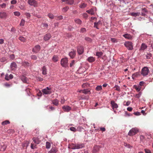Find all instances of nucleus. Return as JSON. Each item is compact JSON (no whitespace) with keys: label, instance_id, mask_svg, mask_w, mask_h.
Returning a JSON list of instances; mask_svg holds the SVG:
<instances>
[{"label":"nucleus","instance_id":"nucleus-3","mask_svg":"<svg viewBox=\"0 0 153 153\" xmlns=\"http://www.w3.org/2000/svg\"><path fill=\"white\" fill-rule=\"evenodd\" d=\"M42 91L44 94H50L52 93L51 88L49 87H47L45 89H42Z\"/></svg>","mask_w":153,"mask_h":153},{"label":"nucleus","instance_id":"nucleus-57","mask_svg":"<svg viewBox=\"0 0 153 153\" xmlns=\"http://www.w3.org/2000/svg\"><path fill=\"white\" fill-rule=\"evenodd\" d=\"M37 95L38 96L41 97L42 95V92L40 90H39L38 92Z\"/></svg>","mask_w":153,"mask_h":153},{"label":"nucleus","instance_id":"nucleus-61","mask_svg":"<svg viewBox=\"0 0 153 153\" xmlns=\"http://www.w3.org/2000/svg\"><path fill=\"white\" fill-rule=\"evenodd\" d=\"M15 57V56L14 54H12L10 55V59H14Z\"/></svg>","mask_w":153,"mask_h":153},{"label":"nucleus","instance_id":"nucleus-50","mask_svg":"<svg viewBox=\"0 0 153 153\" xmlns=\"http://www.w3.org/2000/svg\"><path fill=\"white\" fill-rule=\"evenodd\" d=\"M85 40L89 42H91L92 41V39H91V38L88 37H85Z\"/></svg>","mask_w":153,"mask_h":153},{"label":"nucleus","instance_id":"nucleus-25","mask_svg":"<svg viewBox=\"0 0 153 153\" xmlns=\"http://www.w3.org/2000/svg\"><path fill=\"white\" fill-rule=\"evenodd\" d=\"M63 2H66V3L70 4H73L74 1L73 0H61Z\"/></svg>","mask_w":153,"mask_h":153},{"label":"nucleus","instance_id":"nucleus-52","mask_svg":"<svg viewBox=\"0 0 153 153\" xmlns=\"http://www.w3.org/2000/svg\"><path fill=\"white\" fill-rule=\"evenodd\" d=\"M31 58L32 59L35 60L37 59V57L36 55H32L31 56Z\"/></svg>","mask_w":153,"mask_h":153},{"label":"nucleus","instance_id":"nucleus-31","mask_svg":"<svg viewBox=\"0 0 153 153\" xmlns=\"http://www.w3.org/2000/svg\"><path fill=\"white\" fill-rule=\"evenodd\" d=\"M10 122L8 120H5L1 123V125L2 126H4L7 124H9Z\"/></svg>","mask_w":153,"mask_h":153},{"label":"nucleus","instance_id":"nucleus-63","mask_svg":"<svg viewBox=\"0 0 153 153\" xmlns=\"http://www.w3.org/2000/svg\"><path fill=\"white\" fill-rule=\"evenodd\" d=\"M145 151L146 153H151V151L147 149H145Z\"/></svg>","mask_w":153,"mask_h":153},{"label":"nucleus","instance_id":"nucleus-45","mask_svg":"<svg viewBox=\"0 0 153 153\" xmlns=\"http://www.w3.org/2000/svg\"><path fill=\"white\" fill-rule=\"evenodd\" d=\"M114 88H115V90L117 91H120V87L117 85H115Z\"/></svg>","mask_w":153,"mask_h":153},{"label":"nucleus","instance_id":"nucleus-35","mask_svg":"<svg viewBox=\"0 0 153 153\" xmlns=\"http://www.w3.org/2000/svg\"><path fill=\"white\" fill-rule=\"evenodd\" d=\"M51 146V144L50 143L48 142H46V147L47 149H49Z\"/></svg>","mask_w":153,"mask_h":153},{"label":"nucleus","instance_id":"nucleus-2","mask_svg":"<svg viewBox=\"0 0 153 153\" xmlns=\"http://www.w3.org/2000/svg\"><path fill=\"white\" fill-rule=\"evenodd\" d=\"M124 45L128 50H132L133 49V43L131 42H125Z\"/></svg>","mask_w":153,"mask_h":153},{"label":"nucleus","instance_id":"nucleus-43","mask_svg":"<svg viewBox=\"0 0 153 153\" xmlns=\"http://www.w3.org/2000/svg\"><path fill=\"white\" fill-rule=\"evenodd\" d=\"M19 39L22 42H25V39L23 36H20L19 38Z\"/></svg>","mask_w":153,"mask_h":153},{"label":"nucleus","instance_id":"nucleus-28","mask_svg":"<svg viewBox=\"0 0 153 153\" xmlns=\"http://www.w3.org/2000/svg\"><path fill=\"white\" fill-rule=\"evenodd\" d=\"M82 93L85 94H90L91 92L89 89H84L83 90Z\"/></svg>","mask_w":153,"mask_h":153},{"label":"nucleus","instance_id":"nucleus-64","mask_svg":"<svg viewBox=\"0 0 153 153\" xmlns=\"http://www.w3.org/2000/svg\"><path fill=\"white\" fill-rule=\"evenodd\" d=\"M25 15L26 16H27V17L29 19L30 18V14L29 13H25Z\"/></svg>","mask_w":153,"mask_h":153},{"label":"nucleus","instance_id":"nucleus-21","mask_svg":"<svg viewBox=\"0 0 153 153\" xmlns=\"http://www.w3.org/2000/svg\"><path fill=\"white\" fill-rule=\"evenodd\" d=\"M17 66L16 63L15 62H13L11 64L10 67L12 70H14L16 68Z\"/></svg>","mask_w":153,"mask_h":153},{"label":"nucleus","instance_id":"nucleus-9","mask_svg":"<svg viewBox=\"0 0 153 153\" xmlns=\"http://www.w3.org/2000/svg\"><path fill=\"white\" fill-rule=\"evenodd\" d=\"M40 46L39 45H36L33 49L32 51L35 53H37L40 50Z\"/></svg>","mask_w":153,"mask_h":153},{"label":"nucleus","instance_id":"nucleus-62","mask_svg":"<svg viewBox=\"0 0 153 153\" xmlns=\"http://www.w3.org/2000/svg\"><path fill=\"white\" fill-rule=\"evenodd\" d=\"M36 145H34L33 143H31V147L32 149H34L35 148H36Z\"/></svg>","mask_w":153,"mask_h":153},{"label":"nucleus","instance_id":"nucleus-26","mask_svg":"<svg viewBox=\"0 0 153 153\" xmlns=\"http://www.w3.org/2000/svg\"><path fill=\"white\" fill-rule=\"evenodd\" d=\"M131 15L134 17L138 16L141 15L140 13H130Z\"/></svg>","mask_w":153,"mask_h":153},{"label":"nucleus","instance_id":"nucleus-5","mask_svg":"<svg viewBox=\"0 0 153 153\" xmlns=\"http://www.w3.org/2000/svg\"><path fill=\"white\" fill-rule=\"evenodd\" d=\"M138 131L136 128H133L131 129L128 133V135L130 136L134 135L137 133Z\"/></svg>","mask_w":153,"mask_h":153},{"label":"nucleus","instance_id":"nucleus-36","mask_svg":"<svg viewBox=\"0 0 153 153\" xmlns=\"http://www.w3.org/2000/svg\"><path fill=\"white\" fill-rule=\"evenodd\" d=\"M53 103L56 105H58L59 101L57 99H55L53 100Z\"/></svg>","mask_w":153,"mask_h":153},{"label":"nucleus","instance_id":"nucleus-37","mask_svg":"<svg viewBox=\"0 0 153 153\" xmlns=\"http://www.w3.org/2000/svg\"><path fill=\"white\" fill-rule=\"evenodd\" d=\"M103 54V53L102 52H97L96 53V56L98 57L102 56Z\"/></svg>","mask_w":153,"mask_h":153},{"label":"nucleus","instance_id":"nucleus-14","mask_svg":"<svg viewBox=\"0 0 153 153\" xmlns=\"http://www.w3.org/2000/svg\"><path fill=\"white\" fill-rule=\"evenodd\" d=\"M7 16V14L5 12H1L0 13V18L1 19H5Z\"/></svg>","mask_w":153,"mask_h":153},{"label":"nucleus","instance_id":"nucleus-54","mask_svg":"<svg viewBox=\"0 0 153 153\" xmlns=\"http://www.w3.org/2000/svg\"><path fill=\"white\" fill-rule=\"evenodd\" d=\"M152 56V54L151 53H148L146 55V57L147 59H150V57Z\"/></svg>","mask_w":153,"mask_h":153},{"label":"nucleus","instance_id":"nucleus-47","mask_svg":"<svg viewBox=\"0 0 153 153\" xmlns=\"http://www.w3.org/2000/svg\"><path fill=\"white\" fill-rule=\"evenodd\" d=\"M14 14L15 16H19L20 15V13L19 12H14Z\"/></svg>","mask_w":153,"mask_h":153},{"label":"nucleus","instance_id":"nucleus-24","mask_svg":"<svg viewBox=\"0 0 153 153\" xmlns=\"http://www.w3.org/2000/svg\"><path fill=\"white\" fill-rule=\"evenodd\" d=\"M59 58L58 56L56 55H54L52 59V60L54 62H56L59 60Z\"/></svg>","mask_w":153,"mask_h":153},{"label":"nucleus","instance_id":"nucleus-8","mask_svg":"<svg viewBox=\"0 0 153 153\" xmlns=\"http://www.w3.org/2000/svg\"><path fill=\"white\" fill-rule=\"evenodd\" d=\"M77 52L79 54H82L84 52V48L82 46L78 47Z\"/></svg>","mask_w":153,"mask_h":153},{"label":"nucleus","instance_id":"nucleus-23","mask_svg":"<svg viewBox=\"0 0 153 153\" xmlns=\"http://www.w3.org/2000/svg\"><path fill=\"white\" fill-rule=\"evenodd\" d=\"M147 48V45L144 43H143L140 47V50L141 51H144L145 49Z\"/></svg>","mask_w":153,"mask_h":153},{"label":"nucleus","instance_id":"nucleus-20","mask_svg":"<svg viewBox=\"0 0 153 153\" xmlns=\"http://www.w3.org/2000/svg\"><path fill=\"white\" fill-rule=\"evenodd\" d=\"M21 79L22 81L25 83H28V79L27 78L24 76H22Z\"/></svg>","mask_w":153,"mask_h":153},{"label":"nucleus","instance_id":"nucleus-58","mask_svg":"<svg viewBox=\"0 0 153 153\" xmlns=\"http://www.w3.org/2000/svg\"><path fill=\"white\" fill-rule=\"evenodd\" d=\"M130 104V102L129 101H128L126 102H124V104L125 105L128 106Z\"/></svg>","mask_w":153,"mask_h":153},{"label":"nucleus","instance_id":"nucleus-34","mask_svg":"<svg viewBox=\"0 0 153 153\" xmlns=\"http://www.w3.org/2000/svg\"><path fill=\"white\" fill-rule=\"evenodd\" d=\"M42 74H43L45 75L47 74L46 69L45 66H43L42 68Z\"/></svg>","mask_w":153,"mask_h":153},{"label":"nucleus","instance_id":"nucleus-53","mask_svg":"<svg viewBox=\"0 0 153 153\" xmlns=\"http://www.w3.org/2000/svg\"><path fill=\"white\" fill-rule=\"evenodd\" d=\"M48 16L51 19H53L54 18L52 14L49 13L48 14Z\"/></svg>","mask_w":153,"mask_h":153},{"label":"nucleus","instance_id":"nucleus-46","mask_svg":"<svg viewBox=\"0 0 153 153\" xmlns=\"http://www.w3.org/2000/svg\"><path fill=\"white\" fill-rule=\"evenodd\" d=\"M89 85V84L87 83H85L83 84L82 85V87L83 88H85L86 87H88V86Z\"/></svg>","mask_w":153,"mask_h":153},{"label":"nucleus","instance_id":"nucleus-44","mask_svg":"<svg viewBox=\"0 0 153 153\" xmlns=\"http://www.w3.org/2000/svg\"><path fill=\"white\" fill-rule=\"evenodd\" d=\"M83 130V128H82L81 126H79L77 127L76 131L77 130L79 131H82Z\"/></svg>","mask_w":153,"mask_h":153},{"label":"nucleus","instance_id":"nucleus-15","mask_svg":"<svg viewBox=\"0 0 153 153\" xmlns=\"http://www.w3.org/2000/svg\"><path fill=\"white\" fill-rule=\"evenodd\" d=\"M13 78V75L10 74L9 76L8 74H6L5 76V79L6 80H9L10 79H11Z\"/></svg>","mask_w":153,"mask_h":153},{"label":"nucleus","instance_id":"nucleus-4","mask_svg":"<svg viewBox=\"0 0 153 153\" xmlns=\"http://www.w3.org/2000/svg\"><path fill=\"white\" fill-rule=\"evenodd\" d=\"M61 65L63 67H66L68 65L67 58H65L62 59L61 60Z\"/></svg>","mask_w":153,"mask_h":153},{"label":"nucleus","instance_id":"nucleus-22","mask_svg":"<svg viewBox=\"0 0 153 153\" xmlns=\"http://www.w3.org/2000/svg\"><path fill=\"white\" fill-rule=\"evenodd\" d=\"M123 36L125 38L127 39H131L132 38V36L130 34L128 33L123 35Z\"/></svg>","mask_w":153,"mask_h":153},{"label":"nucleus","instance_id":"nucleus-56","mask_svg":"<svg viewBox=\"0 0 153 153\" xmlns=\"http://www.w3.org/2000/svg\"><path fill=\"white\" fill-rule=\"evenodd\" d=\"M141 95V93H139V94H136L135 95V97L136 98H140V97Z\"/></svg>","mask_w":153,"mask_h":153},{"label":"nucleus","instance_id":"nucleus-55","mask_svg":"<svg viewBox=\"0 0 153 153\" xmlns=\"http://www.w3.org/2000/svg\"><path fill=\"white\" fill-rule=\"evenodd\" d=\"M6 59L4 57H3L0 59V62H4L6 61Z\"/></svg>","mask_w":153,"mask_h":153},{"label":"nucleus","instance_id":"nucleus-48","mask_svg":"<svg viewBox=\"0 0 153 153\" xmlns=\"http://www.w3.org/2000/svg\"><path fill=\"white\" fill-rule=\"evenodd\" d=\"M111 41L114 43L117 42L116 39L114 38H111Z\"/></svg>","mask_w":153,"mask_h":153},{"label":"nucleus","instance_id":"nucleus-10","mask_svg":"<svg viewBox=\"0 0 153 153\" xmlns=\"http://www.w3.org/2000/svg\"><path fill=\"white\" fill-rule=\"evenodd\" d=\"M76 54V51L75 50H73L72 51L70 52L69 55L71 58L73 59L74 58Z\"/></svg>","mask_w":153,"mask_h":153},{"label":"nucleus","instance_id":"nucleus-17","mask_svg":"<svg viewBox=\"0 0 153 153\" xmlns=\"http://www.w3.org/2000/svg\"><path fill=\"white\" fill-rule=\"evenodd\" d=\"M100 147L98 146H95L94 147L92 153H97L99 150Z\"/></svg>","mask_w":153,"mask_h":153},{"label":"nucleus","instance_id":"nucleus-6","mask_svg":"<svg viewBox=\"0 0 153 153\" xmlns=\"http://www.w3.org/2000/svg\"><path fill=\"white\" fill-rule=\"evenodd\" d=\"M149 72V69L147 67H144L142 70L141 74L143 76L147 75Z\"/></svg>","mask_w":153,"mask_h":153},{"label":"nucleus","instance_id":"nucleus-12","mask_svg":"<svg viewBox=\"0 0 153 153\" xmlns=\"http://www.w3.org/2000/svg\"><path fill=\"white\" fill-rule=\"evenodd\" d=\"M51 37V36L50 34L47 33L44 36V39L45 41H47L49 40Z\"/></svg>","mask_w":153,"mask_h":153},{"label":"nucleus","instance_id":"nucleus-19","mask_svg":"<svg viewBox=\"0 0 153 153\" xmlns=\"http://www.w3.org/2000/svg\"><path fill=\"white\" fill-rule=\"evenodd\" d=\"M87 60L90 62H92L95 61V59L94 57L90 56L87 59Z\"/></svg>","mask_w":153,"mask_h":153},{"label":"nucleus","instance_id":"nucleus-49","mask_svg":"<svg viewBox=\"0 0 153 153\" xmlns=\"http://www.w3.org/2000/svg\"><path fill=\"white\" fill-rule=\"evenodd\" d=\"M70 130L71 131L75 132L76 131V129L74 127H71L70 128Z\"/></svg>","mask_w":153,"mask_h":153},{"label":"nucleus","instance_id":"nucleus-11","mask_svg":"<svg viewBox=\"0 0 153 153\" xmlns=\"http://www.w3.org/2000/svg\"><path fill=\"white\" fill-rule=\"evenodd\" d=\"M62 109L63 110L65 111L66 112H68L70 111L71 109V108L70 107H69L68 106H65L64 105L62 107Z\"/></svg>","mask_w":153,"mask_h":153},{"label":"nucleus","instance_id":"nucleus-33","mask_svg":"<svg viewBox=\"0 0 153 153\" xmlns=\"http://www.w3.org/2000/svg\"><path fill=\"white\" fill-rule=\"evenodd\" d=\"M87 4L84 3H81L79 4V7L82 8H84L86 6Z\"/></svg>","mask_w":153,"mask_h":153},{"label":"nucleus","instance_id":"nucleus-30","mask_svg":"<svg viewBox=\"0 0 153 153\" xmlns=\"http://www.w3.org/2000/svg\"><path fill=\"white\" fill-rule=\"evenodd\" d=\"M33 141L34 142V143L36 144H38L40 143V141L38 138H33Z\"/></svg>","mask_w":153,"mask_h":153},{"label":"nucleus","instance_id":"nucleus-41","mask_svg":"<svg viewBox=\"0 0 153 153\" xmlns=\"http://www.w3.org/2000/svg\"><path fill=\"white\" fill-rule=\"evenodd\" d=\"M29 63L27 62H22V65L25 66H28L29 65Z\"/></svg>","mask_w":153,"mask_h":153},{"label":"nucleus","instance_id":"nucleus-40","mask_svg":"<svg viewBox=\"0 0 153 153\" xmlns=\"http://www.w3.org/2000/svg\"><path fill=\"white\" fill-rule=\"evenodd\" d=\"M101 85L97 86L96 88V90L97 91H100L102 89Z\"/></svg>","mask_w":153,"mask_h":153},{"label":"nucleus","instance_id":"nucleus-60","mask_svg":"<svg viewBox=\"0 0 153 153\" xmlns=\"http://www.w3.org/2000/svg\"><path fill=\"white\" fill-rule=\"evenodd\" d=\"M65 101V100L64 99V98L63 97H61V102L62 104H63Z\"/></svg>","mask_w":153,"mask_h":153},{"label":"nucleus","instance_id":"nucleus-18","mask_svg":"<svg viewBox=\"0 0 153 153\" xmlns=\"http://www.w3.org/2000/svg\"><path fill=\"white\" fill-rule=\"evenodd\" d=\"M140 76V74L139 72H136L134 74L132 75V78L134 79H135L136 77H139Z\"/></svg>","mask_w":153,"mask_h":153},{"label":"nucleus","instance_id":"nucleus-39","mask_svg":"<svg viewBox=\"0 0 153 153\" xmlns=\"http://www.w3.org/2000/svg\"><path fill=\"white\" fill-rule=\"evenodd\" d=\"M134 88L137 91H139L141 90V87L139 86H137L136 85L134 86Z\"/></svg>","mask_w":153,"mask_h":153},{"label":"nucleus","instance_id":"nucleus-32","mask_svg":"<svg viewBox=\"0 0 153 153\" xmlns=\"http://www.w3.org/2000/svg\"><path fill=\"white\" fill-rule=\"evenodd\" d=\"M57 152V150L55 148H52L51 149L48 153H56Z\"/></svg>","mask_w":153,"mask_h":153},{"label":"nucleus","instance_id":"nucleus-29","mask_svg":"<svg viewBox=\"0 0 153 153\" xmlns=\"http://www.w3.org/2000/svg\"><path fill=\"white\" fill-rule=\"evenodd\" d=\"M86 12L91 15H94V14L93 8H91L90 10H87Z\"/></svg>","mask_w":153,"mask_h":153},{"label":"nucleus","instance_id":"nucleus-27","mask_svg":"<svg viewBox=\"0 0 153 153\" xmlns=\"http://www.w3.org/2000/svg\"><path fill=\"white\" fill-rule=\"evenodd\" d=\"M74 21L76 23L80 25H81L82 23V21L79 19H75Z\"/></svg>","mask_w":153,"mask_h":153},{"label":"nucleus","instance_id":"nucleus-51","mask_svg":"<svg viewBox=\"0 0 153 153\" xmlns=\"http://www.w3.org/2000/svg\"><path fill=\"white\" fill-rule=\"evenodd\" d=\"M75 63V61L74 60H72L70 64V66L71 67H72V66L74 65Z\"/></svg>","mask_w":153,"mask_h":153},{"label":"nucleus","instance_id":"nucleus-59","mask_svg":"<svg viewBox=\"0 0 153 153\" xmlns=\"http://www.w3.org/2000/svg\"><path fill=\"white\" fill-rule=\"evenodd\" d=\"M86 31V29L85 28H82L81 29V32L83 33Z\"/></svg>","mask_w":153,"mask_h":153},{"label":"nucleus","instance_id":"nucleus-7","mask_svg":"<svg viewBox=\"0 0 153 153\" xmlns=\"http://www.w3.org/2000/svg\"><path fill=\"white\" fill-rule=\"evenodd\" d=\"M28 4L30 6L34 7H36L38 5V3L37 1L35 0H28Z\"/></svg>","mask_w":153,"mask_h":153},{"label":"nucleus","instance_id":"nucleus-16","mask_svg":"<svg viewBox=\"0 0 153 153\" xmlns=\"http://www.w3.org/2000/svg\"><path fill=\"white\" fill-rule=\"evenodd\" d=\"M111 104L113 109L114 108H117L118 107V105L117 103L115 102L114 101H111Z\"/></svg>","mask_w":153,"mask_h":153},{"label":"nucleus","instance_id":"nucleus-42","mask_svg":"<svg viewBox=\"0 0 153 153\" xmlns=\"http://www.w3.org/2000/svg\"><path fill=\"white\" fill-rule=\"evenodd\" d=\"M69 8L68 7H66L62 8V11L64 12H65L68 10Z\"/></svg>","mask_w":153,"mask_h":153},{"label":"nucleus","instance_id":"nucleus-1","mask_svg":"<svg viewBox=\"0 0 153 153\" xmlns=\"http://www.w3.org/2000/svg\"><path fill=\"white\" fill-rule=\"evenodd\" d=\"M71 148L73 149H81L84 147V144H72L71 146Z\"/></svg>","mask_w":153,"mask_h":153},{"label":"nucleus","instance_id":"nucleus-13","mask_svg":"<svg viewBox=\"0 0 153 153\" xmlns=\"http://www.w3.org/2000/svg\"><path fill=\"white\" fill-rule=\"evenodd\" d=\"M101 24L102 23H101V21H98V22H95L94 23V27L96 28L97 29H99V28L98 27L100 25H101Z\"/></svg>","mask_w":153,"mask_h":153},{"label":"nucleus","instance_id":"nucleus-38","mask_svg":"<svg viewBox=\"0 0 153 153\" xmlns=\"http://www.w3.org/2000/svg\"><path fill=\"white\" fill-rule=\"evenodd\" d=\"M25 20L23 19H22L20 24V26H24L25 25Z\"/></svg>","mask_w":153,"mask_h":153}]
</instances>
